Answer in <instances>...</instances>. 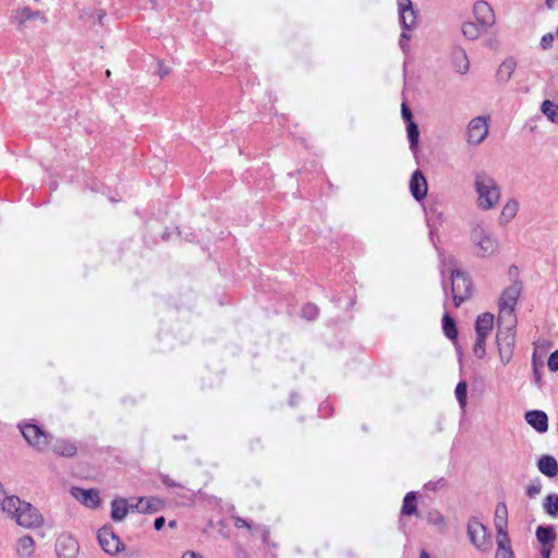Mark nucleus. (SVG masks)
Instances as JSON below:
<instances>
[{
  "label": "nucleus",
  "instance_id": "1",
  "mask_svg": "<svg viewBox=\"0 0 558 558\" xmlns=\"http://www.w3.org/2000/svg\"><path fill=\"white\" fill-rule=\"evenodd\" d=\"M474 187L477 194L476 204L482 210L494 208L500 199V189L495 179L485 172H477L474 179Z\"/></svg>",
  "mask_w": 558,
  "mask_h": 558
},
{
  "label": "nucleus",
  "instance_id": "2",
  "mask_svg": "<svg viewBox=\"0 0 558 558\" xmlns=\"http://www.w3.org/2000/svg\"><path fill=\"white\" fill-rule=\"evenodd\" d=\"M471 240L474 252L478 257H489L498 250V241L482 226H476L471 231Z\"/></svg>",
  "mask_w": 558,
  "mask_h": 558
},
{
  "label": "nucleus",
  "instance_id": "3",
  "mask_svg": "<svg viewBox=\"0 0 558 558\" xmlns=\"http://www.w3.org/2000/svg\"><path fill=\"white\" fill-rule=\"evenodd\" d=\"M466 533L471 544L482 554H488L492 549V537L487 527L477 519L471 518L466 525Z\"/></svg>",
  "mask_w": 558,
  "mask_h": 558
},
{
  "label": "nucleus",
  "instance_id": "4",
  "mask_svg": "<svg viewBox=\"0 0 558 558\" xmlns=\"http://www.w3.org/2000/svg\"><path fill=\"white\" fill-rule=\"evenodd\" d=\"M500 362L507 365L512 356L515 343V332L512 327L499 330L496 336Z\"/></svg>",
  "mask_w": 558,
  "mask_h": 558
},
{
  "label": "nucleus",
  "instance_id": "5",
  "mask_svg": "<svg viewBox=\"0 0 558 558\" xmlns=\"http://www.w3.org/2000/svg\"><path fill=\"white\" fill-rule=\"evenodd\" d=\"M20 429L29 446L38 451H44L47 449L49 444V435L38 425L22 424L20 425Z\"/></svg>",
  "mask_w": 558,
  "mask_h": 558
},
{
  "label": "nucleus",
  "instance_id": "6",
  "mask_svg": "<svg viewBox=\"0 0 558 558\" xmlns=\"http://www.w3.org/2000/svg\"><path fill=\"white\" fill-rule=\"evenodd\" d=\"M451 292L456 306L470 296L471 281L461 270L451 271Z\"/></svg>",
  "mask_w": 558,
  "mask_h": 558
},
{
  "label": "nucleus",
  "instance_id": "7",
  "mask_svg": "<svg viewBox=\"0 0 558 558\" xmlns=\"http://www.w3.org/2000/svg\"><path fill=\"white\" fill-rule=\"evenodd\" d=\"M98 542L101 548L109 555H117L124 549L122 541L110 525H105L98 531Z\"/></svg>",
  "mask_w": 558,
  "mask_h": 558
},
{
  "label": "nucleus",
  "instance_id": "8",
  "mask_svg": "<svg viewBox=\"0 0 558 558\" xmlns=\"http://www.w3.org/2000/svg\"><path fill=\"white\" fill-rule=\"evenodd\" d=\"M488 135V119L485 117L473 118L466 128V140L471 145H480Z\"/></svg>",
  "mask_w": 558,
  "mask_h": 558
},
{
  "label": "nucleus",
  "instance_id": "9",
  "mask_svg": "<svg viewBox=\"0 0 558 558\" xmlns=\"http://www.w3.org/2000/svg\"><path fill=\"white\" fill-rule=\"evenodd\" d=\"M15 521L19 525L24 527H38L43 524L44 519L41 514L31 504L24 502Z\"/></svg>",
  "mask_w": 558,
  "mask_h": 558
},
{
  "label": "nucleus",
  "instance_id": "10",
  "mask_svg": "<svg viewBox=\"0 0 558 558\" xmlns=\"http://www.w3.org/2000/svg\"><path fill=\"white\" fill-rule=\"evenodd\" d=\"M58 558H75L78 554V543L71 535L62 534L56 543Z\"/></svg>",
  "mask_w": 558,
  "mask_h": 558
},
{
  "label": "nucleus",
  "instance_id": "11",
  "mask_svg": "<svg viewBox=\"0 0 558 558\" xmlns=\"http://www.w3.org/2000/svg\"><path fill=\"white\" fill-rule=\"evenodd\" d=\"M473 14L482 27L488 28L495 23V13L486 1H477L473 7Z\"/></svg>",
  "mask_w": 558,
  "mask_h": 558
},
{
  "label": "nucleus",
  "instance_id": "12",
  "mask_svg": "<svg viewBox=\"0 0 558 558\" xmlns=\"http://www.w3.org/2000/svg\"><path fill=\"white\" fill-rule=\"evenodd\" d=\"M12 23L16 24L20 31L23 29L25 23L31 20H39L41 23H46L47 19L41 12L33 11L28 7L17 9L11 16Z\"/></svg>",
  "mask_w": 558,
  "mask_h": 558
},
{
  "label": "nucleus",
  "instance_id": "13",
  "mask_svg": "<svg viewBox=\"0 0 558 558\" xmlns=\"http://www.w3.org/2000/svg\"><path fill=\"white\" fill-rule=\"evenodd\" d=\"M494 524L496 529V539L510 538L508 535V509L505 502H499L495 509Z\"/></svg>",
  "mask_w": 558,
  "mask_h": 558
},
{
  "label": "nucleus",
  "instance_id": "14",
  "mask_svg": "<svg viewBox=\"0 0 558 558\" xmlns=\"http://www.w3.org/2000/svg\"><path fill=\"white\" fill-rule=\"evenodd\" d=\"M520 291L518 287L511 286L504 290L500 299H499V311L502 315H511L514 306L517 304V300L519 298Z\"/></svg>",
  "mask_w": 558,
  "mask_h": 558
},
{
  "label": "nucleus",
  "instance_id": "15",
  "mask_svg": "<svg viewBox=\"0 0 558 558\" xmlns=\"http://www.w3.org/2000/svg\"><path fill=\"white\" fill-rule=\"evenodd\" d=\"M400 22L405 29H412L416 26V12L411 0L399 1Z\"/></svg>",
  "mask_w": 558,
  "mask_h": 558
},
{
  "label": "nucleus",
  "instance_id": "16",
  "mask_svg": "<svg viewBox=\"0 0 558 558\" xmlns=\"http://www.w3.org/2000/svg\"><path fill=\"white\" fill-rule=\"evenodd\" d=\"M75 499L88 508H97L100 504L99 493L96 489H83L75 487L72 489Z\"/></svg>",
  "mask_w": 558,
  "mask_h": 558
},
{
  "label": "nucleus",
  "instance_id": "17",
  "mask_svg": "<svg viewBox=\"0 0 558 558\" xmlns=\"http://www.w3.org/2000/svg\"><path fill=\"white\" fill-rule=\"evenodd\" d=\"M410 190L416 201H422L427 194V182L420 170H416L410 181Z\"/></svg>",
  "mask_w": 558,
  "mask_h": 558
},
{
  "label": "nucleus",
  "instance_id": "18",
  "mask_svg": "<svg viewBox=\"0 0 558 558\" xmlns=\"http://www.w3.org/2000/svg\"><path fill=\"white\" fill-rule=\"evenodd\" d=\"M525 421L538 433H545L548 429V418L545 412L538 410L527 411Z\"/></svg>",
  "mask_w": 558,
  "mask_h": 558
},
{
  "label": "nucleus",
  "instance_id": "19",
  "mask_svg": "<svg viewBox=\"0 0 558 558\" xmlns=\"http://www.w3.org/2000/svg\"><path fill=\"white\" fill-rule=\"evenodd\" d=\"M36 545L32 536L24 535L17 538L15 544V554L19 558H32L35 554Z\"/></svg>",
  "mask_w": 558,
  "mask_h": 558
},
{
  "label": "nucleus",
  "instance_id": "20",
  "mask_svg": "<svg viewBox=\"0 0 558 558\" xmlns=\"http://www.w3.org/2000/svg\"><path fill=\"white\" fill-rule=\"evenodd\" d=\"M130 510H134L125 498H116L111 501L110 517L116 522H121L125 519Z\"/></svg>",
  "mask_w": 558,
  "mask_h": 558
},
{
  "label": "nucleus",
  "instance_id": "21",
  "mask_svg": "<svg viewBox=\"0 0 558 558\" xmlns=\"http://www.w3.org/2000/svg\"><path fill=\"white\" fill-rule=\"evenodd\" d=\"M539 472L548 477H555L558 474V463L553 456H542L537 461Z\"/></svg>",
  "mask_w": 558,
  "mask_h": 558
},
{
  "label": "nucleus",
  "instance_id": "22",
  "mask_svg": "<svg viewBox=\"0 0 558 558\" xmlns=\"http://www.w3.org/2000/svg\"><path fill=\"white\" fill-rule=\"evenodd\" d=\"M494 326V315L490 313L481 314L475 323L476 336L488 337Z\"/></svg>",
  "mask_w": 558,
  "mask_h": 558
},
{
  "label": "nucleus",
  "instance_id": "23",
  "mask_svg": "<svg viewBox=\"0 0 558 558\" xmlns=\"http://www.w3.org/2000/svg\"><path fill=\"white\" fill-rule=\"evenodd\" d=\"M517 62L513 58L506 59L497 70V80L501 83L508 82L515 71Z\"/></svg>",
  "mask_w": 558,
  "mask_h": 558
},
{
  "label": "nucleus",
  "instance_id": "24",
  "mask_svg": "<svg viewBox=\"0 0 558 558\" xmlns=\"http://www.w3.org/2000/svg\"><path fill=\"white\" fill-rule=\"evenodd\" d=\"M23 505L24 501L16 496L5 497L1 502L2 510L14 519L17 517Z\"/></svg>",
  "mask_w": 558,
  "mask_h": 558
},
{
  "label": "nucleus",
  "instance_id": "25",
  "mask_svg": "<svg viewBox=\"0 0 558 558\" xmlns=\"http://www.w3.org/2000/svg\"><path fill=\"white\" fill-rule=\"evenodd\" d=\"M160 501L153 497H143L137 500L135 505H132V508L137 512H155L159 509Z\"/></svg>",
  "mask_w": 558,
  "mask_h": 558
},
{
  "label": "nucleus",
  "instance_id": "26",
  "mask_svg": "<svg viewBox=\"0 0 558 558\" xmlns=\"http://www.w3.org/2000/svg\"><path fill=\"white\" fill-rule=\"evenodd\" d=\"M536 538L542 546H554L556 539V532L553 526H538L536 529Z\"/></svg>",
  "mask_w": 558,
  "mask_h": 558
},
{
  "label": "nucleus",
  "instance_id": "27",
  "mask_svg": "<svg viewBox=\"0 0 558 558\" xmlns=\"http://www.w3.org/2000/svg\"><path fill=\"white\" fill-rule=\"evenodd\" d=\"M484 29L486 28L482 27L480 23L476 24L473 22H464L461 27L463 36L470 40L477 39Z\"/></svg>",
  "mask_w": 558,
  "mask_h": 558
},
{
  "label": "nucleus",
  "instance_id": "28",
  "mask_svg": "<svg viewBox=\"0 0 558 558\" xmlns=\"http://www.w3.org/2000/svg\"><path fill=\"white\" fill-rule=\"evenodd\" d=\"M497 543V550L495 558H514V554L511 549V541L510 538H505L501 536V538L496 539Z\"/></svg>",
  "mask_w": 558,
  "mask_h": 558
},
{
  "label": "nucleus",
  "instance_id": "29",
  "mask_svg": "<svg viewBox=\"0 0 558 558\" xmlns=\"http://www.w3.org/2000/svg\"><path fill=\"white\" fill-rule=\"evenodd\" d=\"M401 514L403 515H414L417 514V502L415 493L410 492L405 495L403 499V505L401 508Z\"/></svg>",
  "mask_w": 558,
  "mask_h": 558
},
{
  "label": "nucleus",
  "instance_id": "30",
  "mask_svg": "<svg viewBox=\"0 0 558 558\" xmlns=\"http://www.w3.org/2000/svg\"><path fill=\"white\" fill-rule=\"evenodd\" d=\"M541 110L543 114L553 123H558V105L551 100H544Z\"/></svg>",
  "mask_w": 558,
  "mask_h": 558
},
{
  "label": "nucleus",
  "instance_id": "31",
  "mask_svg": "<svg viewBox=\"0 0 558 558\" xmlns=\"http://www.w3.org/2000/svg\"><path fill=\"white\" fill-rule=\"evenodd\" d=\"M518 209L519 203L515 199H509L502 207L500 219L505 222L511 221L515 217Z\"/></svg>",
  "mask_w": 558,
  "mask_h": 558
},
{
  "label": "nucleus",
  "instance_id": "32",
  "mask_svg": "<svg viewBox=\"0 0 558 558\" xmlns=\"http://www.w3.org/2000/svg\"><path fill=\"white\" fill-rule=\"evenodd\" d=\"M53 452L63 457H73L76 453V447L69 441L60 440L53 445Z\"/></svg>",
  "mask_w": 558,
  "mask_h": 558
},
{
  "label": "nucleus",
  "instance_id": "33",
  "mask_svg": "<svg viewBox=\"0 0 558 558\" xmlns=\"http://www.w3.org/2000/svg\"><path fill=\"white\" fill-rule=\"evenodd\" d=\"M442 329H444L445 335L449 339L453 340L457 338L458 330L456 327L454 319L448 314H445L442 317Z\"/></svg>",
  "mask_w": 558,
  "mask_h": 558
},
{
  "label": "nucleus",
  "instance_id": "34",
  "mask_svg": "<svg viewBox=\"0 0 558 558\" xmlns=\"http://www.w3.org/2000/svg\"><path fill=\"white\" fill-rule=\"evenodd\" d=\"M544 509L550 517L556 518L558 515V495L549 494L544 500Z\"/></svg>",
  "mask_w": 558,
  "mask_h": 558
},
{
  "label": "nucleus",
  "instance_id": "35",
  "mask_svg": "<svg viewBox=\"0 0 558 558\" xmlns=\"http://www.w3.org/2000/svg\"><path fill=\"white\" fill-rule=\"evenodd\" d=\"M407 129H408V136H409V141H410V147H411V149H415L417 147L418 137H420L418 126L413 121H410V123H408Z\"/></svg>",
  "mask_w": 558,
  "mask_h": 558
},
{
  "label": "nucleus",
  "instance_id": "36",
  "mask_svg": "<svg viewBox=\"0 0 558 558\" xmlns=\"http://www.w3.org/2000/svg\"><path fill=\"white\" fill-rule=\"evenodd\" d=\"M468 385L465 381H460L456 387V397L462 409L466 405Z\"/></svg>",
  "mask_w": 558,
  "mask_h": 558
},
{
  "label": "nucleus",
  "instance_id": "37",
  "mask_svg": "<svg viewBox=\"0 0 558 558\" xmlns=\"http://www.w3.org/2000/svg\"><path fill=\"white\" fill-rule=\"evenodd\" d=\"M486 339L487 337L476 336V341L473 347V353L478 359H483L486 354Z\"/></svg>",
  "mask_w": 558,
  "mask_h": 558
},
{
  "label": "nucleus",
  "instance_id": "38",
  "mask_svg": "<svg viewBox=\"0 0 558 558\" xmlns=\"http://www.w3.org/2000/svg\"><path fill=\"white\" fill-rule=\"evenodd\" d=\"M547 365H548V368H549L551 372H557V371H558V350H556L555 352H553V353L549 355V359H548Z\"/></svg>",
  "mask_w": 558,
  "mask_h": 558
},
{
  "label": "nucleus",
  "instance_id": "39",
  "mask_svg": "<svg viewBox=\"0 0 558 558\" xmlns=\"http://www.w3.org/2000/svg\"><path fill=\"white\" fill-rule=\"evenodd\" d=\"M541 367H542V364H541V365H538V364L536 363L535 357H534V359H533V374H534V379H535V381H536V384H537L538 386H541V385H542V372H541Z\"/></svg>",
  "mask_w": 558,
  "mask_h": 558
},
{
  "label": "nucleus",
  "instance_id": "40",
  "mask_svg": "<svg viewBox=\"0 0 558 558\" xmlns=\"http://www.w3.org/2000/svg\"><path fill=\"white\" fill-rule=\"evenodd\" d=\"M233 524L236 529L245 527L247 530H251V524L247 522V520L241 518V517H232Z\"/></svg>",
  "mask_w": 558,
  "mask_h": 558
},
{
  "label": "nucleus",
  "instance_id": "41",
  "mask_svg": "<svg viewBox=\"0 0 558 558\" xmlns=\"http://www.w3.org/2000/svg\"><path fill=\"white\" fill-rule=\"evenodd\" d=\"M541 489H542V486L539 484L538 485H530L526 488V494L529 497H534L541 493Z\"/></svg>",
  "mask_w": 558,
  "mask_h": 558
},
{
  "label": "nucleus",
  "instance_id": "42",
  "mask_svg": "<svg viewBox=\"0 0 558 558\" xmlns=\"http://www.w3.org/2000/svg\"><path fill=\"white\" fill-rule=\"evenodd\" d=\"M554 41V36L551 34L544 35L541 45L544 49H547L551 46V43Z\"/></svg>",
  "mask_w": 558,
  "mask_h": 558
},
{
  "label": "nucleus",
  "instance_id": "43",
  "mask_svg": "<svg viewBox=\"0 0 558 558\" xmlns=\"http://www.w3.org/2000/svg\"><path fill=\"white\" fill-rule=\"evenodd\" d=\"M462 58V64L458 65V71L461 73H465L469 70V61L464 52H460Z\"/></svg>",
  "mask_w": 558,
  "mask_h": 558
},
{
  "label": "nucleus",
  "instance_id": "44",
  "mask_svg": "<svg viewBox=\"0 0 558 558\" xmlns=\"http://www.w3.org/2000/svg\"><path fill=\"white\" fill-rule=\"evenodd\" d=\"M401 111H402V118L408 123H410V121H412V112L405 104H402Z\"/></svg>",
  "mask_w": 558,
  "mask_h": 558
},
{
  "label": "nucleus",
  "instance_id": "45",
  "mask_svg": "<svg viewBox=\"0 0 558 558\" xmlns=\"http://www.w3.org/2000/svg\"><path fill=\"white\" fill-rule=\"evenodd\" d=\"M409 40H410V36L407 34V33H402L401 36H400V47L402 48V50H407L408 47H409Z\"/></svg>",
  "mask_w": 558,
  "mask_h": 558
},
{
  "label": "nucleus",
  "instance_id": "46",
  "mask_svg": "<svg viewBox=\"0 0 558 558\" xmlns=\"http://www.w3.org/2000/svg\"><path fill=\"white\" fill-rule=\"evenodd\" d=\"M429 521H432L434 524L444 523V519L438 512L429 513Z\"/></svg>",
  "mask_w": 558,
  "mask_h": 558
},
{
  "label": "nucleus",
  "instance_id": "47",
  "mask_svg": "<svg viewBox=\"0 0 558 558\" xmlns=\"http://www.w3.org/2000/svg\"><path fill=\"white\" fill-rule=\"evenodd\" d=\"M553 548H554V546H548V545L542 546V549H541L542 558H550Z\"/></svg>",
  "mask_w": 558,
  "mask_h": 558
},
{
  "label": "nucleus",
  "instance_id": "48",
  "mask_svg": "<svg viewBox=\"0 0 558 558\" xmlns=\"http://www.w3.org/2000/svg\"><path fill=\"white\" fill-rule=\"evenodd\" d=\"M181 558H204V556L201 555L199 553L189 550V551L183 553Z\"/></svg>",
  "mask_w": 558,
  "mask_h": 558
},
{
  "label": "nucleus",
  "instance_id": "49",
  "mask_svg": "<svg viewBox=\"0 0 558 558\" xmlns=\"http://www.w3.org/2000/svg\"><path fill=\"white\" fill-rule=\"evenodd\" d=\"M317 312V308L313 305H308L304 308V313H307L311 317H315Z\"/></svg>",
  "mask_w": 558,
  "mask_h": 558
},
{
  "label": "nucleus",
  "instance_id": "50",
  "mask_svg": "<svg viewBox=\"0 0 558 558\" xmlns=\"http://www.w3.org/2000/svg\"><path fill=\"white\" fill-rule=\"evenodd\" d=\"M165 518L163 517H159L155 520L154 522V526L157 531L161 530L162 526L165 525Z\"/></svg>",
  "mask_w": 558,
  "mask_h": 558
},
{
  "label": "nucleus",
  "instance_id": "51",
  "mask_svg": "<svg viewBox=\"0 0 558 558\" xmlns=\"http://www.w3.org/2000/svg\"><path fill=\"white\" fill-rule=\"evenodd\" d=\"M558 3V0H546V7L548 9L555 8V5Z\"/></svg>",
  "mask_w": 558,
  "mask_h": 558
},
{
  "label": "nucleus",
  "instance_id": "52",
  "mask_svg": "<svg viewBox=\"0 0 558 558\" xmlns=\"http://www.w3.org/2000/svg\"><path fill=\"white\" fill-rule=\"evenodd\" d=\"M558 3V0H546V7L548 9L555 8V5Z\"/></svg>",
  "mask_w": 558,
  "mask_h": 558
},
{
  "label": "nucleus",
  "instance_id": "53",
  "mask_svg": "<svg viewBox=\"0 0 558 558\" xmlns=\"http://www.w3.org/2000/svg\"><path fill=\"white\" fill-rule=\"evenodd\" d=\"M420 558H430V557H429L427 551L422 550L421 554H420Z\"/></svg>",
  "mask_w": 558,
  "mask_h": 558
},
{
  "label": "nucleus",
  "instance_id": "54",
  "mask_svg": "<svg viewBox=\"0 0 558 558\" xmlns=\"http://www.w3.org/2000/svg\"><path fill=\"white\" fill-rule=\"evenodd\" d=\"M159 74H160L161 77H163L165 75L168 74V70H163V69L160 68Z\"/></svg>",
  "mask_w": 558,
  "mask_h": 558
}]
</instances>
